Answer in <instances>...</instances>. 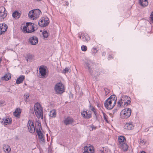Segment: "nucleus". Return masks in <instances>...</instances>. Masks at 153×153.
I'll return each instance as SVG.
<instances>
[{
    "label": "nucleus",
    "instance_id": "18",
    "mask_svg": "<svg viewBox=\"0 0 153 153\" xmlns=\"http://www.w3.org/2000/svg\"><path fill=\"white\" fill-rule=\"evenodd\" d=\"M34 31V27L33 25H28L27 31H26L27 33H30L33 32Z\"/></svg>",
    "mask_w": 153,
    "mask_h": 153
},
{
    "label": "nucleus",
    "instance_id": "7",
    "mask_svg": "<svg viewBox=\"0 0 153 153\" xmlns=\"http://www.w3.org/2000/svg\"><path fill=\"white\" fill-rule=\"evenodd\" d=\"M49 19L47 17H45L43 19L39 22L38 24L41 27H45L47 26L49 23Z\"/></svg>",
    "mask_w": 153,
    "mask_h": 153
},
{
    "label": "nucleus",
    "instance_id": "25",
    "mask_svg": "<svg viewBox=\"0 0 153 153\" xmlns=\"http://www.w3.org/2000/svg\"><path fill=\"white\" fill-rule=\"evenodd\" d=\"M108 99H110V100H111L112 103H114L115 105L116 104L117 101V97L115 95H111Z\"/></svg>",
    "mask_w": 153,
    "mask_h": 153
},
{
    "label": "nucleus",
    "instance_id": "27",
    "mask_svg": "<svg viewBox=\"0 0 153 153\" xmlns=\"http://www.w3.org/2000/svg\"><path fill=\"white\" fill-rule=\"evenodd\" d=\"M118 140L119 143L121 144H124L125 141L126 140V138L124 136H120L118 138Z\"/></svg>",
    "mask_w": 153,
    "mask_h": 153
},
{
    "label": "nucleus",
    "instance_id": "42",
    "mask_svg": "<svg viewBox=\"0 0 153 153\" xmlns=\"http://www.w3.org/2000/svg\"><path fill=\"white\" fill-rule=\"evenodd\" d=\"M95 110H96L94 108L93 106H92L91 107V110L93 111H95Z\"/></svg>",
    "mask_w": 153,
    "mask_h": 153
},
{
    "label": "nucleus",
    "instance_id": "41",
    "mask_svg": "<svg viewBox=\"0 0 153 153\" xmlns=\"http://www.w3.org/2000/svg\"><path fill=\"white\" fill-rule=\"evenodd\" d=\"M149 18L150 21L153 22V11L151 13Z\"/></svg>",
    "mask_w": 153,
    "mask_h": 153
},
{
    "label": "nucleus",
    "instance_id": "9",
    "mask_svg": "<svg viewBox=\"0 0 153 153\" xmlns=\"http://www.w3.org/2000/svg\"><path fill=\"white\" fill-rule=\"evenodd\" d=\"M84 149V153H94V147L89 144L85 146Z\"/></svg>",
    "mask_w": 153,
    "mask_h": 153
},
{
    "label": "nucleus",
    "instance_id": "34",
    "mask_svg": "<svg viewBox=\"0 0 153 153\" xmlns=\"http://www.w3.org/2000/svg\"><path fill=\"white\" fill-rule=\"evenodd\" d=\"M71 71V70L70 69V68L69 67H66L65 68V69L63 70L62 71V73L64 74H65L67 73L68 72H70Z\"/></svg>",
    "mask_w": 153,
    "mask_h": 153
},
{
    "label": "nucleus",
    "instance_id": "8",
    "mask_svg": "<svg viewBox=\"0 0 153 153\" xmlns=\"http://www.w3.org/2000/svg\"><path fill=\"white\" fill-rule=\"evenodd\" d=\"M7 11H6L5 8L3 7H0V20H1L7 16Z\"/></svg>",
    "mask_w": 153,
    "mask_h": 153
},
{
    "label": "nucleus",
    "instance_id": "23",
    "mask_svg": "<svg viewBox=\"0 0 153 153\" xmlns=\"http://www.w3.org/2000/svg\"><path fill=\"white\" fill-rule=\"evenodd\" d=\"M21 15L17 11L14 12L12 14L13 17L15 19H17L19 18Z\"/></svg>",
    "mask_w": 153,
    "mask_h": 153
},
{
    "label": "nucleus",
    "instance_id": "17",
    "mask_svg": "<svg viewBox=\"0 0 153 153\" xmlns=\"http://www.w3.org/2000/svg\"><path fill=\"white\" fill-rule=\"evenodd\" d=\"M139 3L142 7H145L148 6V0H139Z\"/></svg>",
    "mask_w": 153,
    "mask_h": 153
},
{
    "label": "nucleus",
    "instance_id": "31",
    "mask_svg": "<svg viewBox=\"0 0 153 153\" xmlns=\"http://www.w3.org/2000/svg\"><path fill=\"white\" fill-rule=\"evenodd\" d=\"M34 10H32L31 11H30L29 13H28V16L29 18H30L32 19H33V18L34 17Z\"/></svg>",
    "mask_w": 153,
    "mask_h": 153
},
{
    "label": "nucleus",
    "instance_id": "33",
    "mask_svg": "<svg viewBox=\"0 0 153 153\" xmlns=\"http://www.w3.org/2000/svg\"><path fill=\"white\" fill-rule=\"evenodd\" d=\"M29 24L32 25V23L30 22H28L26 24V25H24V26H22V29L25 31H27V28H28V25Z\"/></svg>",
    "mask_w": 153,
    "mask_h": 153
},
{
    "label": "nucleus",
    "instance_id": "21",
    "mask_svg": "<svg viewBox=\"0 0 153 153\" xmlns=\"http://www.w3.org/2000/svg\"><path fill=\"white\" fill-rule=\"evenodd\" d=\"M25 78V76L23 75H21L16 80V83L19 84L21 83L24 80Z\"/></svg>",
    "mask_w": 153,
    "mask_h": 153
},
{
    "label": "nucleus",
    "instance_id": "30",
    "mask_svg": "<svg viewBox=\"0 0 153 153\" xmlns=\"http://www.w3.org/2000/svg\"><path fill=\"white\" fill-rule=\"evenodd\" d=\"M56 114L55 110L53 109L50 111L49 116L52 117H55L56 116Z\"/></svg>",
    "mask_w": 153,
    "mask_h": 153
},
{
    "label": "nucleus",
    "instance_id": "22",
    "mask_svg": "<svg viewBox=\"0 0 153 153\" xmlns=\"http://www.w3.org/2000/svg\"><path fill=\"white\" fill-rule=\"evenodd\" d=\"M21 112V110L19 108H17L13 113L14 115L17 118H19L20 114Z\"/></svg>",
    "mask_w": 153,
    "mask_h": 153
},
{
    "label": "nucleus",
    "instance_id": "10",
    "mask_svg": "<svg viewBox=\"0 0 153 153\" xmlns=\"http://www.w3.org/2000/svg\"><path fill=\"white\" fill-rule=\"evenodd\" d=\"M28 127L29 131L31 133H34L35 131V128L33 125V123L30 120H29L28 121Z\"/></svg>",
    "mask_w": 153,
    "mask_h": 153
},
{
    "label": "nucleus",
    "instance_id": "2",
    "mask_svg": "<svg viewBox=\"0 0 153 153\" xmlns=\"http://www.w3.org/2000/svg\"><path fill=\"white\" fill-rule=\"evenodd\" d=\"M34 111L35 114L38 118L41 117L43 118V110L40 104L38 102L35 103L34 105Z\"/></svg>",
    "mask_w": 153,
    "mask_h": 153
},
{
    "label": "nucleus",
    "instance_id": "3",
    "mask_svg": "<svg viewBox=\"0 0 153 153\" xmlns=\"http://www.w3.org/2000/svg\"><path fill=\"white\" fill-rule=\"evenodd\" d=\"M55 93L57 94H61L65 91L64 85L61 82L58 83L55 85L54 88Z\"/></svg>",
    "mask_w": 153,
    "mask_h": 153
},
{
    "label": "nucleus",
    "instance_id": "12",
    "mask_svg": "<svg viewBox=\"0 0 153 153\" xmlns=\"http://www.w3.org/2000/svg\"><path fill=\"white\" fill-rule=\"evenodd\" d=\"M39 74L41 76V78H44L46 77V70L44 67H40L39 68Z\"/></svg>",
    "mask_w": 153,
    "mask_h": 153
},
{
    "label": "nucleus",
    "instance_id": "53",
    "mask_svg": "<svg viewBox=\"0 0 153 153\" xmlns=\"http://www.w3.org/2000/svg\"><path fill=\"white\" fill-rule=\"evenodd\" d=\"M99 105V104H98V105H97V106H98H98H99V105Z\"/></svg>",
    "mask_w": 153,
    "mask_h": 153
},
{
    "label": "nucleus",
    "instance_id": "52",
    "mask_svg": "<svg viewBox=\"0 0 153 153\" xmlns=\"http://www.w3.org/2000/svg\"><path fill=\"white\" fill-rule=\"evenodd\" d=\"M99 105V104H98V105H97V106H98H98H99V105Z\"/></svg>",
    "mask_w": 153,
    "mask_h": 153
},
{
    "label": "nucleus",
    "instance_id": "1",
    "mask_svg": "<svg viewBox=\"0 0 153 153\" xmlns=\"http://www.w3.org/2000/svg\"><path fill=\"white\" fill-rule=\"evenodd\" d=\"M131 99L127 96H123L117 102V107L120 108L123 105L127 106L131 102Z\"/></svg>",
    "mask_w": 153,
    "mask_h": 153
},
{
    "label": "nucleus",
    "instance_id": "49",
    "mask_svg": "<svg viewBox=\"0 0 153 153\" xmlns=\"http://www.w3.org/2000/svg\"><path fill=\"white\" fill-rule=\"evenodd\" d=\"M79 37L80 39H81V36H79Z\"/></svg>",
    "mask_w": 153,
    "mask_h": 153
},
{
    "label": "nucleus",
    "instance_id": "5",
    "mask_svg": "<svg viewBox=\"0 0 153 153\" xmlns=\"http://www.w3.org/2000/svg\"><path fill=\"white\" fill-rule=\"evenodd\" d=\"M93 65V63L89 61L85 62L84 64L85 68L88 69V71L89 72L91 75L95 76L96 75H97L94 74L93 73V71L91 68Z\"/></svg>",
    "mask_w": 153,
    "mask_h": 153
},
{
    "label": "nucleus",
    "instance_id": "6",
    "mask_svg": "<svg viewBox=\"0 0 153 153\" xmlns=\"http://www.w3.org/2000/svg\"><path fill=\"white\" fill-rule=\"evenodd\" d=\"M111 100L110 99H108L106 100L104 103V106L108 109H111L114 107L115 104L112 103Z\"/></svg>",
    "mask_w": 153,
    "mask_h": 153
},
{
    "label": "nucleus",
    "instance_id": "40",
    "mask_svg": "<svg viewBox=\"0 0 153 153\" xmlns=\"http://www.w3.org/2000/svg\"><path fill=\"white\" fill-rule=\"evenodd\" d=\"M27 57L29 59V60H30L33 59V56L32 55L28 54L27 55Z\"/></svg>",
    "mask_w": 153,
    "mask_h": 153
},
{
    "label": "nucleus",
    "instance_id": "32",
    "mask_svg": "<svg viewBox=\"0 0 153 153\" xmlns=\"http://www.w3.org/2000/svg\"><path fill=\"white\" fill-rule=\"evenodd\" d=\"M83 41L84 42L88 41L90 39V38L87 35H83L82 36Z\"/></svg>",
    "mask_w": 153,
    "mask_h": 153
},
{
    "label": "nucleus",
    "instance_id": "19",
    "mask_svg": "<svg viewBox=\"0 0 153 153\" xmlns=\"http://www.w3.org/2000/svg\"><path fill=\"white\" fill-rule=\"evenodd\" d=\"M11 78V76L9 74H6L1 78V80L8 81Z\"/></svg>",
    "mask_w": 153,
    "mask_h": 153
},
{
    "label": "nucleus",
    "instance_id": "38",
    "mask_svg": "<svg viewBox=\"0 0 153 153\" xmlns=\"http://www.w3.org/2000/svg\"><path fill=\"white\" fill-rule=\"evenodd\" d=\"M102 113L103 114V117L104 120L105 121L107 122L108 123V121L107 120V116L106 115V114L104 112L102 111Z\"/></svg>",
    "mask_w": 153,
    "mask_h": 153
},
{
    "label": "nucleus",
    "instance_id": "45",
    "mask_svg": "<svg viewBox=\"0 0 153 153\" xmlns=\"http://www.w3.org/2000/svg\"><path fill=\"white\" fill-rule=\"evenodd\" d=\"M100 151H101V153H104V150H102V149L101 150H100Z\"/></svg>",
    "mask_w": 153,
    "mask_h": 153
},
{
    "label": "nucleus",
    "instance_id": "14",
    "mask_svg": "<svg viewBox=\"0 0 153 153\" xmlns=\"http://www.w3.org/2000/svg\"><path fill=\"white\" fill-rule=\"evenodd\" d=\"M124 127L127 130H131L134 128V126L132 122H129L125 124Z\"/></svg>",
    "mask_w": 153,
    "mask_h": 153
},
{
    "label": "nucleus",
    "instance_id": "44",
    "mask_svg": "<svg viewBox=\"0 0 153 153\" xmlns=\"http://www.w3.org/2000/svg\"><path fill=\"white\" fill-rule=\"evenodd\" d=\"M93 112H94V114H95V115H96H96L97 114V112H96V110H95V111H93Z\"/></svg>",
    "mask_w": 153,
    "mask_h": 153
},
{
    "label": "nucleus",
    "instance_id": "50",
    "mask_svg": "<svg viewBox=\"0 0 153 153\" xmlns=\"http://www.w3.org/2000/svg\"><path fill=\"white\" fill-rule=\"evenodd\" d=\"M105 52H103V55H105Z\"/></svg>",
    "mask_w": 153,
    "mask_h": 153
},
{
    "label": "nucleus",
    "instance_id": "11",
    "mask_svg": "<svg viewBox=\"0 0 153 153\" xmlns=\"http://www.w3.org/2000/svg\"><path fill=\"white\" fill-rule=\"evenodd\" d=\"M28 41L32 45H35L38 43V39L37 37L35 36L30 37Z\"/></svg>",
    "mask_w": 153,
    "mask_h": 153
},
{
    "label": "nucleus",
    "instance_id": "47",
    "mask_svg": "<svg viewBox=\"0 0 153 153\" xmlns=\"http://www.w3.org/2000/svg\"><path fill=\"white\" fill-rule=\"evenodd\" d=\"M26 61L27 62H28V61L29 60V59H28L27 57H26Z\"/></svg>",
    "mask_w": 153,
    "mask_h": 153
},
{
    "label": "nucleus",
    "instance_id": "13",
    "mask_svg": "<svg viewBox=\"0 0 153 153\" xmlns=\"http://www.w3.org/2000/svg\"><path fill=\"white\" fill-rule=\"evenodd\" d=\"M7 28V25L4 23L0 24V35L2 34Z\"/></svg>",
    "mask_w": 153,
    "mask_h": 153
},
{
    "label": "nucleus",
    "instance_id": "29",
    "mask_svg": "<svg viewBox=\"0 0 153 153\" xmlns=\"http://www.w3.org/2000/svg\"><path fill=\"white\" fill-rule=\"evenodd\" d=\"M12 120L9 118H6L5 120L4 121V124L5 125H7L8 124L10 125L12 122Z\"/></svg>",
    "mask_w": 153,
    "mask_h": 153
},
{
    "label": "nucleus",
    "instance_id": "26",
    "mask_svg": "<svg viewBox=\"0 0 153 153\" xmlns=\"http://www.w3.org/2000/svg\"><path fill=\"white\" fill-rule=\"evenodd\" d=\"M81 114L84 117H86L87 118H90L91 117V114H88L87 111H84L82 112H81Z\"/></svg>",
    "mask_w": 153,
    "mask_h": 153
},
{
    "label": "nucleus",
    "instance_id": "20",
    "mask_svg": "<svg viewBox=\"0 0 153 153\" xmlns=\"http://www.w3.org/2000/svg\"><path fill=\"white\" fill-rule=\"evenodd\" d=\"M73 121V119L70 117L66 118L64 121L65 124L66 125H68L69 124L71 123Z\"/></svg>",
    "mask_w": 153,
    "mask_h": 153
},
{
    "label": "nucleus",
    "instance_id": "36",
    "mask_svg": "<svg viewBox=\"0 0 153 153\" xmlns=\"http://www.w3.org/2000/svg\"><path fill=\"white\" fill-rule=\"evenodd\" d=\"M122 148L123 149V150L126 151L128 149V146L126 144H123L122 145Z\"/></svg>",
    "mask_w": 153,
    "mask_h": 153
},
{
    "label": "nucleus",
    "instance_id": "24",
    "mask_svg": "<svg viewBox=\"0 0 153 153\" xmlns=\"http://www.w3.org/2000/svg\"><path fill=\"white\" fill-rule=\"evenodd\" d=\"M3 149L5 152L9 153L11 151L10 146L7 145H4L3 147Z\"/></svg>",
    "mask_w": 153,
    "mask_h": 153
},
{
    "label": "nucleus",
    "instance_id": "46",
    "mask_svg": "<svg viewBox=\"0 0 153 153\" xmlns=\"http://www.w3.org/2000/svg\"><path fill=\"white\" fill-rule=\"evenodd\" d=\"M140 143H144V141L143 140H142L141 141H140Z\"/></svg>",
    "mask_w": 153,
    "mask_h": 153
},
{
    "label": "nucleus",
    "instance_id": "4",
    "mask_svg": "<svg viewBox=\"0 0 153 153\" xmlns=\"http://www.w3.org/2000/svg\"><path fill=\"white\" fill-rule=\"evenodd\" d=\"M131 114V109L126 108L120 112V116L123 119H127L130 116Z\"/></svg>",
    "mask_w": 153,
    "mask_h": 153
},
{
    "label": "nucleus",
    "instance_id": "16",
    "mask_svg": "<svg viewBox=\"0 0 153 153\" xmlns=\"http://www.w3.org/2000/svg\"><path fill=\"white\" fill-rule=\"evenodd\" d=\"M39 138L42 142H44L45 141V138L44 137L43 134L41 131H37L36 132Z\"/></svg>",
    "mask_w": 153,
    "mask_h": 153
},
{
    "label": "nucleus",
    "instance_id": "37",
    "mask_svg": "<svg viewBox=\"0 0 153 153\" xmlns=\"http://www.w3.org/2000/svg\"><path fill=\"white\" fill-rule=\"evenodd\" d=\"M30 96L29 94L28 93H26L24 95L25 100L26 101V100Z\"/></svg>",
    "mask_w": 153,
    "mask_h": 153
},
{
    "label": "nucleus",
    "instance_id": "51",
    "mask_svg": "<svg viewBox=\"0 0 153 153\" xmlns=\"http://www.w3.org/2000/svg\"><path fill=\"white\" fill-rule=\"evenodd\" d=\"M1 59L0 58V62H1Z\"/></svg>",
    "mask_w": 153,
    "mask_h": 153
},
{
    "label": "nucleus",
    "instance_id": "43",
    "mask_svg": "<svg viewBox=\"0 0 153 153\" xmlns=\"http://www.w3.org/2000/svg\"><path fill=\"white\" fill-rule=\"evenodd\" d=\"M90 126L92 128V129L91 130H93V128H94V129H95L96 127H94V126L93 125H91Z\"/></svg>",
    "mask_w": 153,
    "mask_h": 153
},
{
    "label": "nucleus",
    "instance_id": "48",
    "mask_svg": "<svg viewBox=\"0 0 153 153\" xmlns=\"http://www.w3.org/2000/svg\"><path fill=\"white\" fill-rule=\"evenodd\" d=\"M141 153H146L144 151H142L141 152Z\"/></svg>",
    "mask_w": 153,
    "mask_h": 153
},
{
    "label": "nucleus",
    "instance_id": "35",
    "mask_svg": "<svg viewBox=\"0 0 153 153\" xmlns=\"http://www.w3.org/2000/svg\"><path fill=\"white\" fill-rule=\"evenodd\" d=\"M42 34L44 39L47 38L48 36V34L47 31H44L42 32Z\"/></svg>",
    "mask_w": 153,
    "mask_h": 153
},
{
    "label": "nucleus",
    "instance_id": "15",
    "mask_svg": "<svg viewBox=\"0 0 153 153\" xmlns=\"http://www.w3.org/2000/svg\"><path fill=\"white\" fill-rule=\"evenodd\" d=\"M33 13L34 17L33 18V20H35L36 18H38L41 14V12L39 10L36 9L34 10Z\"/></svg>",
    "mask_w": 153,
    "mask_h": 153
},
{
    "label": "nucleus",
    "instance_id": "39",
    "mask_svg": "<svg viewBox=\"0 0 153 153\" xmlns=\"http://www.w3.org/2000/svg\"><path fill=\"white\" fill-rule=\"evenodd\" d=\"M87 47L86 46L82 45L81 47V49L83 51H86L87 50Z\"/></svg>",
    "mask_w": 153,
    "mask_h": 153
},
{
    "label": "nucleus",
    "instance_id": "28",
    "mask_svg": "<svg viewBox=\"0 0 153 153\" xmlns=\"http://www.w3.org/2000/svg\"><path fill=\"white\" fill-rule=\"evenodd\" d=\"M42 129L41 124L39 122L37 123L36 124L35 129L36 132H37V131H41Z\"/></svg>",
    "mask_w": 153,
    "mask_h": 153
}]
</instances>
